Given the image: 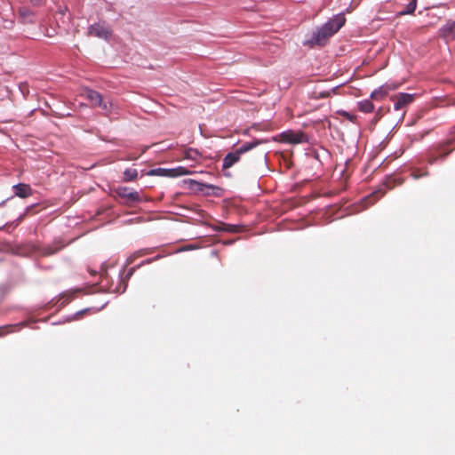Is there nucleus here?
Returning <instances> with one entry per match:
<instances>
[{"instance_id":"nucleus-10","label":"nucleus","mask_w":455,"mask_h":455,"mask_svg":"<svg viewBox=\"0 0 455 455\" xmlns=\"http://www.w3.org/2000/svg\"><path fill=\"white\" fill-rule=\"evenodd\" d=\"M281 137L283 142L299 144L303 141L304 134L301 132H294L290 131L283 132Z\"/></svg>"},{"instance_id":"nucleus-31","label":"nucleus","mask_w":455,"mask_h":455,"mask_svg":"<svg viewBox=\"0 0 455 455\" xmlns=\"http://www.w3.org/2000/svg\"><path fill=\"white\" fill-rule=\"evenodd\" d=\"M188 182L189 184H201L200 182L196 181V180H188Z\"/></svg>"},{"instance_id":"nucleus-1","label":"nucleus","mask_w":455,"mask_h":455,"mask_svg":"<svg viewBox=\"0 0 455 455\" xmlns=\"http://www.w3.org/2000/svg\"><path fill=\"white\" fill-rule=\"evenodd\" d=\"M346 18L343 14H338L334 18L329 20L320 28L315 31L312 37L307 41V44L313 45H324L330 37L337 33L340 28L345 24Z\"/></svg>"},{"instance_id":"nucleus-22","label":"nucleus","mask_w":455,"mask_h":455,"mask_svg":"<svg viewBox=\"0 0 455 455\" xmlns=\"http://www.w3.org/2000/svg\"><path fill=\"white\" fill-rule=\"evenodd\" d=\"M384 195V192L381 190H378L373 192L371 196L367 197V201H370L369 204H374L379 197H381Z\"/></svg>"},{"instance_id":"nucleus-17","label":"nucleus","mask_w":455,"mask_h":455,"mask_svg":"<svg viewBox=\"0 0 455 455\" xmlns=\"http://www.w3.org/2000/svg\"><path fill=\"white\" fill-rule=\"evenodd\" d=\"M154 251L152 248H144L133 252L128 259L129 263H132L135 259L148 255Z\"/></svg>"},{"instance_id":"nucleus-23","label":"nucleus","mask_w":455,"mask_h":455,"mask_svg":"<svg viewBox=\"0 0 455 455\" xmlns=\"http://www.w3.org/2000/svg\"><path fill=\"white\" fill-rule=\"evenodd\" d=\"M331 94V92L330 91H323V92H314V97L315 99H323V98H328L330 97Z\"/></svg>"},{"instance_id":"nucleus-16","label":"nucleus","mask_w":455,"mask_h":455,"mask_svg":"<svg viewBox=\"0 0 455 455\" xmlns=\"http://www.w3.org/2000/svg\"><path fill=\"white\" fill-rule=\"evenodd\" d=\"M358 109L363 113H371L374 110V105L370 100H363L358 102Z\"/></svg>"},{"instance_id":"nucleus-9","label":"nucleus","mask_w":455,"mask_h":455,"mask_svg":"<svg viewBox=\"0 0 455 455\" xmlns=\"http://www.w3.org/2000/svg\"><path fill=\"white\" fill-rule=\"evenodd\" d=\"M455 140L449 139L443 143H441L436 148L437 154L440 157L445 158L451 152H452L455 148Z\"/></svg>"},{"instance_id":"nucleus-26","label":"nucleus","mask_w":455,"mask_h":455,"mask_svg":"<svg viewBox=\"0 0 455 455\" xmlns=\"http://www.w3.org/2000/svg\"><path fill=\"white\" fill-rule=\"evenodd\" d=\"M427 175V172H420L419 170L418 169H415L411 172V176L414 178V179H419L420 177H423V176H426Z\"/></svg>"},{"instance_id":"nucleus-28","label":"nucleus","mask_w":455,"mask_h":455,"mask_svg":"<svg viewBox=\"0 0 455 455\" xmlns=\"http://www.w3.org/2000/svg\"><path fill=\"white\" fill-rule=\"evenodd\" d=\"M161 258H162V256H161V255H156V257H154L153 259H148L147 260H145V261L143 262V264H150V263H152L153 261H155V260H158V259H161Z\"/></svg>"},{"instance_id":"nucleus-5","label":"nucleus","mask_w":455,"mask_h":455,"mask_svg":"<svg viewBox=\"0 0 455 455\" xmlns=\"http://www.w3.org/2000/svg\"><path fill=\"white\" fill-rule=\"evenodd\" d=\"M267 155V153L265 149H259L255 154L248 155L245 157L248 167L255 169L257 167H262L266 165Z\"/></svg>"},{"instance_id":"nucleus-24","label":"nucleus","mask_w":455,"mask_h":455,"mask_svg":"<svg viewBox=\"0 0 455 455\" xmlns=\"http://www.w3.org/2000/svg\"><path fill=\"white\" fill-rule=\"evenodd\" d=\"M96 107H100L102 110L108 112L111 108V102L106 101L103 98L101 99V104H98Z\"/></svg>"},{"instance_id":"nucleus-33","label":"nucleus","mask_w":455,"mask_h":455,"mask_svg":"<svg viewBox=\"0 0 455 455\" xmlns=\"http://www.w3.org/2000/svg\"><path fill=\"white\" fill-rule=\"evenodd\" d=\"M66 11H67V8H65V10H61V13L64 14Z\"/></svg>"},{"instance_id":"nucleus-4","label":"nucleus","mask_w":455,"mask_h":455,"mask_svg":"<svg viewBox=\"0 0 455 455\" xmlns=\"http://www.w3.org/2000/svg\"><path fill=\"white\" fill-rule=\"evenodd\" d=\"M111 34L112 30L106 22L95 23L88 28V36H90L108 40L111 36Z\"/></svg>"},{"instance_id":"nucleus-20","label":"nucleus","mask_w":455,"mask_h":455,"mask_svg":"<svg viewBox=\"0 0 455 455\" xmlns=\"http://www.w3.org/2000/svg\"><path fill=\"white\" fill-rule=\"evenodd\" d=\"M184 156H185V158H187V159L196 161L199 158L200 154L198 153L197 150L189 148L185 151Z\"/></svg>"},{"instance_id":"nucleus-14","label":"nucleus","mask_w":455,"mask_h":455,"mask_svg":"<svg viewBox=\"0 0 455 455\" xmlns=\"http://www.w3.org/2000/svg\"><path fill=\"white\" fill-rule=\"evenodd\" d=\"M173 173H174L173 169L156 168V169L150 170L148 172V175L174 178Z\"/></svg>"},{"instance_id":"nucleus-15","label":"nucleus","mask_w":455,"mask_h":455,"mask_svg":"<svg viewBox=\"0 0 455 455\" xmlns=\"http://www.w3.org/2000/svg\"><path fill=\"white\" fill-rule=\"evenodd\" d=\"M61 248H62L61 245H58L55 243L49 244V245L43 246L39 250V252L43 256H50V255H52V254H55L56 252H58Z\"/></svg>"},{"instance_id":"nucleus-25","label":"nucleus","mask_w":455,"mask_h":455,"mask_svg":"<svg viewBox=\"0 0 455 455\" xmlns=\"http://www.w3.org/2000/svg\"><path fill=\"white\" fill-rule=\"evenodd\" d=\"M340 115L343 116L347 120L350 121V122H355L356 120V116L353 115V114H350L347 111H342L340 112Z\"/></svg>"},{"instance_id":"nucleus-11","label":"nucleus","mask_w":455,"mask_h":455,"mask_svg":"<svg viewBox=\"0 0 455 455\" xmlns=\"http://www.w3.org/2000/svg\"><path fill=\"white\" fill-rule=\"evenodd\" d=\"M13 190L15 196L21 198H27L32 195V188L29 185L25 183H19L13 186Z\"/></svg>"},{"instance_id":"nucleus-18","label":"nucleus","mask_w":455,"mask_h":455,"mask_svg":"<svg viewBox=\"0 0 455 455\" xmlns=\"http://www.w3.org/2000/svg\"><path fill=\"white\" fill-rule=\"evenodd\" d=\"M137 177H138V171L136 169L129 168L124 172L123 180L124 182H130V181L135 180L137 179Z\"/></svg>"},{"instance_id":"nucleus-13","label":"nucleus","mask_w":455,"mask_h":455,"mask_svg":"<svg viewBox=\"0 0 455 455\" xmlns=\"http://www.w3.org/2000/svg\"><path fill=\"white\" fill-rule=\"evenodd\" d=\"M19 14L23 23H33L35 13L28 7L22 6L19 9Z\"/></svg>"},{"instance_id":"nucleus-8","label":"nucleus","mask_w":455,"mask_h":455,"mask_svg":"<svg viewBox=\"0 0 455 455\" xmlns=\"http://www.w3.org/2000/svg\"><path fill=\"white\" fill-rule=\"evenodd\" d=\"M413 95L408 93H399L392 98L395 110H400L413 101Z\"/></svg>"},{"instance_id":"nucleus-30","label":"nucleus","mask_w":455,"mask_h":455,"mask_svg":"<svg viewBox=\"0 0 455 455\" xmlns=\"http://www.w3.org/2000/svg\"><path fill=\"white\" fill-rule=\"evenodd\" d=\"M436 159H437V156L429 157L428 158V163L430 164H433L436 161Z\"/></svg>"},{"instance_id":"nucleus-2","label":"nucleus","mask_w":455,"mask_h":455,"mask_svg":"<svg viewBox=\"0 0 455 455\" xmlns=\"http://www.w3.org/2000/svg\"><path fill=\"white\" fill-rule=\"evenodd\" d=\"M266 142V140H254L252 141L245 142L235 151L228 153L222 160V170L225 171L231 168L242 159L243 156L250 153L259 145Z\"/></svg>"},{"instance_id":"nucleus-19","label":"nucleus","mask_w":455,"mask_h":455,"mask_svg":"<svg viewBox=\"0 0 455 455\" xmlns=\"http://www.w3.org/2000/svg\"><path fill=\"white\" fill-rule=\"evenodd\" d=\"M417 7V0H411L406 6L405 10L399 12L400 15L411 14Z\"/></svg>"},{"instance_id":"nucleus-34","label":"nucleus","mask_w":455,"mask_h":455,"mask_svg":"<svg viewBox=\"0 0 455 455\" xmlns=\"http://www.w3.org/2000/svg\"><path fill=\"white\" fill-rule=\"evenodd\" d=\"M84 311H79L77 315H83Z\"/></svg>"},{"instance_id":"nucleus-12","label":"nucleus","mask_w":455,"mask_h":455,"mask_svg":"<svg viewBox=\"0 0 455 455\" xmlns=\"http://www.w3.org/2000/svg\"><path fill=\"white\" fill-rule=\"evenodd\" d=\"M84 97L91 102L93 107H96L98 104H101L102 96L96 91L86 90L84 92Z\"/></svg>"},{"instance_id":"nucleus-32","label":"nucleus","mask_w":455,"mask_h":455,"mask_svg":"<svg viewBox=\"0 0 455 455\" xmlns=\"http://www.w3.org/2000/svg\"><path fill=\"white\" fill-rule=\"evenodd\" d=\"M235 228V227H232V228H228V231H234V230H235V228Z\"/></svg>"},{"instance_id":"nucleus-21","label":"nucleus","mask_w":455,"mask_h":455,"mask_svg":"<svg viewBox=\"0 0 455 455\" xmlns=\"http://www.w3.org/2000/svg\"><path fill=\"white\" fill-rule=\"evenodd\" d=\"M173 171H174V173H173L174 177L189 175V174L192 173L191 171H189L187 168L182 167V166H180V167H177V168H173Z\"/></svg>"},{"instance_id":"nucleus-35","label":"nucleus","mask_w":455,"mask_h":455,"mask_svg":"<svg viewBox=\"0 0 455 455\" xmlns=\"http://www.w3.org/2000/svg\"><path fill=\"white\" fill-rule=\"evenodd\" d=\"M91 274H92V275H95V274H96V272H95V271H92V272H91Z\"/></svg>"},{"instance_id":"nucleus-6","label":"nucleus","mask_w":455,"mask_h":455,"mask_svg":"<svg viewBox=\"0 0 455 455\" xmlns=\"http://www.w3.org/2000/svg\"><path fill=\"white\" fill-rule=\"evenodd\" d=\"M397 88L396 84H386L379 88L375 89L371 93V99L374 100H383L390 91H395Z\"/></svg>"},{"instance_id":"nucleus-29","label":"nucleus","mask_w":455,"mask_h":455,"mask_svg":"<svg viewBox=\"0 0 455 455\" xmlns=\"http://www.w3.org/2000/svg\"><path fill=\"white\" fill-rule=\"evenodd\" d=\"M34 5H40L43 3V0H29Z\"/></svg>"},{"instance_id":"nucleus-3","label":"nucleus","mask_w":455,"mask_h":455,"mask_svg":"<svg viewBox=\"0 0 455 455\" xmlns=\"http://www.w3.org/2000/svg\"><path fill=\"white\" fill-rule=\"evenodd\" d=\"M115 193L120 198L124 199V203L127 205H131L134 203H139L141 201L140 193L135 190H131L127 187L119 186L115 188Z\"/></svg>"},{"instance_id":"nucleus-27","label":"nucleus","mask_w":455,"mask_h":455,"mask_svg":"<svg viewBox=\"0 0 455 455\" xmlns=\"http://www.w3.org/2000/svg\"><path fill=\"white\" fill-rule=\"evenodd\" d=\"M12 327H13L12 325H6V326L0 327V337H3L5 334H7L9 332L8 329H11Z\"/></svg>"},{"instance_id":"nucleus-7","label":"nucleus","mask_w":455,"mask_h":455,"mask_svg":"<svg viewBox=\"0 0 455 455\" xmlns=\"http://www.w3.org/2000/svg\"><path fill=\"white\" fill-rule=\"evenodd\" d=\"M439 35L446 41L455 40V20H448L439 29Z\"/></svg>"}]
</instances>
